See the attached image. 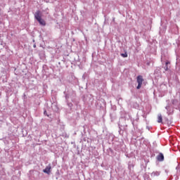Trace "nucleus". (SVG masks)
I'll return each mask as SVG.
<instances>
[{"label": "nucleus", "instance_id": "nucleus-10", "mask_svg": "<svg viewBox=\"0 0 180 180\" xmlns=\"http://www.w3.org/2000/svg\"><path fill=\"white\" fill-rule=\"evenodd\" d=\"M167 69H168V67L166 68V70H167Z\"/></svg>", "mask_w": 180, "mask_h": 180}, {"label": "nucleus", "instance_id": "nucleus-11", "mask_svg": "<svg viewBox=\"0 0 180 180\" xmlns=\"http://www.w3.org/2000/svg\"><path fill=\"white\" fill-rule=\"evenodd\" d=\"M34 47H36V45H34Z\"/></svg>", "mask_w": 180, "mask_h": 180}, {"label": "nucleus", "instance_id": "nucleus-7", "mask_svg": "<svg viewBox=\"0 0 180 180\" xmlns=\"http://www.w3.org/2000/svg\"><path fill=\"white\" fill-rule=\"evenodd\" d=\"M121 56H122V57H124V58H126L127 57V53H122Z\"/></svg>", "mask_w": 180, "mask_h": 180}, {"label": "nucleus", "instance_id": "nucleus-1", "mask_svg": "<svg viewBox=\"0 0 180 180\" xmlns=\"http://www.w3.org/2000/svg\"><path fill=\"white\" fill-rule=\"evenodd\" d=\"M34 18L39 22V25L41 26H46V21L41 18V12L40 11H37L34 13Z\"/></svg>", "mask_w": 180, "mask_h": 180}, {"label": "nucleus", "instance_id": "nucleus-6", "mask_svg": "<svg viewBox=\"0 0 180 180\" xmlns=\"http://www.w3.org/2000/svg\"><path fill=\"white\" fill-rule=\"evenodd\" d=\"M172 105H178V100L172 99Z\"/></svg>", "mask_w": 180, "mask_h": 180}, {"label": "nucleus", "instance_id": "nucleus-9", "mask_svg": "<svg viewBox=\"0 0 180 180\" xmlns=\"http://www.w3.org/2000/svg\"><path fill=\"white\" fill-rule=\"evenodd\" d=\"M168 108H169V106H166L165 109H167V110H168Z\"/></svg>", "mask_w": 180, "mask_h": 180}, {"label": "nucleus", "instance_id": "nucleus-5", "mask_svg": "<svg viewBox=\"0 0 180 180\" xmlns=\"http://www.w3.org/2000/svg\"><path fill=\"white\" fill-rule=\"evenodd\" d=\"M51 169V167H47L45 169H44V172H45V174H50Z\"/></svg>", "mask_w": 180, "mask_h": 180}, {"label": "nucleus", "instance_id": "nucleus-2", "mask_svg": "<svg viewBox=\"0 0 180 180\" xmlns=\"http://www.w3.org/2000/svg\"><path fill=\"white\" fill-rule=\"evenodd\" d=\"M136 82H138L137 89H140L141 88V86L143 85V82H144V79H143V76L139 75L136 78Z\"/></svg>", "mask_w": 180, "mask_h": 180}, {"label": "nucleus", "instance_id": "nucleus-3", "mask_svg": "<svg viewBox=\"0 0 180 180\" xmlns=\"http://www.w3.org/2000/svg\"><path fill=\"white\" fill-rule=\"evenodd\" d=\"M158 161H164V154L159 153V155L157 156Z\"/></svg>", "mask_w": 180, "mask_h": 180}, {"label": "nucleus", "instance_id": "nucleus-8", "mask_svg": "<svg viewBox=\"0 0 180 180\" xmlns=\"http://www.w3.org/2000/svg\"><path fill=\"white\" fill-rule=\"evenodd\" d=\"M166 65H168V64H169V62H166Z\"/></svg>", "mask_w": 180, "mask_h": 180}, {"label": "nucleus", "instance_id": "nucleus-4", "mask_svg": "<svg viewBox=\"0 0 180 180\" xmlns=\"http://www.w3.org/2000/svg\"><path fill=\"white\" fill-rule=\"evenodd\" d=\"M158 123H162V115H158Z\"/></svg>", "mask_w": 180, "mask_h": 180}]
</instances>
